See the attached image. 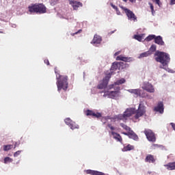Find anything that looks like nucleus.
Masks as SVG:
<instances>
[{
  "label": "nucleus",
  "instance_id": "f257e3e1",
  "mask_svg": "<svg viewBox=\"0 0 175 175\" xmlns=\"http://www.w3.org/2000/svg\"><path fill=\"white\" fill-rule=\"evenodd\" d=\"M123 114L126 120L129 118V117H131L132 116H133V114H135L133 117V119L139 120L140 117H143V116L146 114V107H142V104H139L137 110H136L135 108H129V109H127L124 112Z\"/></svg>",
  "mask_w": 175,
  "mask_h": 175
},
{
  "label": "nucleus",
  "instance_id": "f03ea898",
  "mask_svg": "<svg viewBox=\"0 0 175 175\" xmlns=\"http://www.w3.org/2000/svg\"><path fill=\"white\" fill-rule=\"evenodd\" d=\"M55 73L56 74V85L57 87V91L59 92H61V90L64 91H66L68 90V87L69 83H68V76L66 75H61L58 74L57 70L55 68Z\"/></svg>",
  "mask_w": 175,
  "mask_h": 175
},
{
  "label": "nucleus",
  "instance_id": "7ed1b4c3",
  "mask_svg": "<svg viewBox=\"0 0 175 175\" xmlns=\"http://www.w3.org/2000/svg\"><path fill=\"white\" fill-rule=\"evenodd\" d=\"M154 56L156 57L155 61L160 62L163 67L169 65V62H170V55H169V54L157 51L154 53Z\"/></svg>",
  "mask_w": 175,
  "mask_h": 175
},
{
  "label": "nucleus",
  "instance_id": "20e7f679",
  "mask_svg": "<svg viewBox=\"0 0 175 175\" xmlns=\"http://www.w3.org/2000/svg\"><path fill=\"white\" fill-rule=\"evenodd\" d=\"M30 13H37V14H44L47 12V8L43 3H36L29 6Z\"/></svg>",
  "mask_w": 175,
  "mask_h": 175
},
{
  "label": "nucleus",
  "instance_id": "39448f33",
  "mask_svg": "<svg viewBox=\"0 0 175 175\" xmlns=\"http://www.w3.org/2000/svg\"><path fill=\"white\" fill-rule=\"evenodd\" d=\"M121 9L124 10V13L126 14V16L128 17V20H130V21H137V17L136 15H135V13L131 11V10L125 8V7H121Z\"/></svg>",
  "mask_w": 175,
  "mask_h": 175
},
{
  "label": "nucleus",
  "instance_id": "423d86ee",
  "mask_svg": "<svg viewBox=\"0 0 175 175\" xmlns=\"http://www.w3.org/2000/svg\"><path fill=\"white\" fill-rule=\"evenodd\" d=\"M111 78V74H108L102 81L98 85L97 88L98 90H104V88H106L107 87V84H109V81L110 79Z\"/></svg>",
  "mask_w": 175,
  "mask_h": 175
},
{
  "label": "nucleus",
  "instance_id": "0eeeda50",
  "mask_svg": "<svg viewBox=\"0 0 175 175\" xmlns=\"http://www.w3.org/2000/svg\"><path fill=\"white\" fill-rule=\"evenodd\" d=\"M144 133L146 135L147 139L149 142H152V143H154V142H157V137H155V133L152 132L150 129H145L144 131Z\"/></svg>",
  "mask_w": 175,
  "mask_h": 175
},
{
  "label": "nucleus",
  "instance_id": "6e6552de",
  "mask_svg": "<svg viewBox=\"0 0 175 175\" xmlns=\"http://www.w3.org/2000/svg\"><path fill=\"white\" fill-rule=\"evenodd\" d=\"M107 120H126L125 119V116L123 114H118L116 115L115 116H113V118H110V117H107V118H101V121L103 124H106V122H107Z\"/></svg>",
  "mask_w": 175,
  "mask_h": 175
},
{
  "label": "nucleus",
  "instance_id": "1a4fd4ad",
  "mask_svg": "<svg viewBox=\"0 0 175 175\" xmlns=\"http://www.w3.org/2000/svg\"><path fill=\"white\" fill-rule=\"evenodd\" d=\"M142 90H144L150 94H154V92H155V88H154V85H152V84L149 82H144L143 83Z\"/></svg>",
  "mask_w": 175,
  "mask_h": 175
},
{
  "label": "nucleus",
  "instance_id": "9d476101",
  "mask_svg": "<svg viewBox=\"0 0 175 175\" xmlns=\"http://www.w3.org/2000/svg\"><path fill=\"white\" fill-rule=\"evenodd\" d=\"M64 122L70 128V129H79V128H80V126L76 124V122L71 120L69 118H66L64 120Z\"/></svg>",
  "mask_w": 175,
  "mask_h": 175
},
{
  "label": "nucleus",
  "instance_id": "9b49d317",
  "mask_svg": "<svg viewBox=\"0 0 175 175\" xmlns=\"http://www.w3.org/2000/svg\"><path fill=\"white\" fill-rule=\"evenodd\" d=\"M113 89L116 90V91L105 92L104 96H111V98H116V96L118 95V92H120V86L115 87Z\"/></svg>",
  "mask_w": 175,
  "mask_h": 175
},
{
  "label": "nucleus",
  "instance_id": "f8f14e48",
  "mask_svg": "<svg viewBox=\"0 0 175 175\" xmlns=\"http://www.w3.org/2000/svg\"><path fill=\"white\" fill-rule=\"evenodd\" d=\"M85 115L94 118H100V117H102V113L99 112L95 113L94 111L90 109L86 110Z\"/></svg>",
  "mask_w": 175,
  "mask_h": 175
},
{
  "label": "nucleus",
  "instance_id": "ddd939ff",
  "mask_svg": "<svg viewBox=\"0 0 175 175\" xmlns=\"http://www.w3.org/2000/svg\"><path fill=\"white\" fill-rule=\"evenodd\" d=\"M69 3L72 6L74 10H77L79 8H81L83 6V3L80 1L69 0Z\"/></svg>",
  "mask_w": 175,
  "mask_h": 175
},
{
  "label": "nucleus",
  "instance_id": "4468645a",
  "mask_svg": "<svg viewBox=\"0 0 175 175\" xmlns=\"http://www.w3.org/2000/svg\"><path fill=\"white\" fill-rule=\"evenodd\" d=\"M100 43H102V37L98 34H95L91 44L96 46L98 44H100Z\"/></svg>",
  "mask_w": 175,
  "mask_h": 175
},
{
  "label": "nucleus",
  "instance_id": "2eb2a0df",
  "mask_svg": "<svg viewBox=\"0 0 175 175\" xmlns=\"http://www.w3.org/2000/svg\"><path fill=\"white\" fill-rule=\"evenodd\" d=\"M122 134L125 135V136H128L129 139H133V140H139V137L132 130L127 133L123 132Z\"/></svg>",
  "mask_w": 175,
  "mask_h": 175
},
{
  "label": "nucleus",
  "instance_id": "dca6fc26",
  "mask_svg": "<svg viewBox=\"0 0 175 175\" xmlns=\"http://www.w3.org/2000/svg\"><path fill=\"white\" fill-rule=\"evenodd\" d=\"M154 111H157V112L160 113L161 114H163V110H164L163 103L159 102L157 104V106L154 108Z\"/></svg>",
  "mask_w": 175,
  "mask_h": 175
},
{
  "label": "nucleus",
  "instance_id": "f3484780",
  "mask_svg": "<svg viewBox=\"0 0 175 175\" xmlns=\"http://www.w3.org/2000/svg\"><path fill=\"white\" fill-rule=\"evenodd\" d=\"M125 83V79H121L116 82L114 83V84L109 85V90H113V88H116V85H120V84H124Z\"/></svg>",
  "mask_w": 175,
  "mask_h": 175
},
{
  "label": "nucleus",
  "instance_id": "a211bd4d",
  "mask_svg": "<svg viewBox=\"0 0 175 175\" xmlns=\"http://www.w3.org/2000/svg\"><path fill=\"white\" fill-rule=\"evenodd\" d=\"M154 43H156V44H159V46H163L165 44V42H163V40L161 36H155Z\"/></svg>",
  "mask_w": 175,
  "mask_h": 175
},
{
  "label": "nucleus",
  "instance_id": "6ab92c4d",
  "mask_svg": "<svg viewBox=\"0 0 175 175\" xmlns=\"http://www.w3.org/2000/svg\"><path fill=\"white\" fill-rule=\"evenodd\" d=\"M113 139H115V140L119 142L120 143H122V137H121V135L120 134H118V133H116L114 131H111V132Z\"/></svg>",
  "mask_w": 175,
  "mask_h": 175
},
{
  "label": "nucleus",
  "instance_id": "aec40b11",
  "mask_svg": "<svg viewBox=\"0 0 175 175\" xmlns=\"http://www.w3.org/2000/svg\"><path fill=\"white\" fill-rule=\"evenodd\" d=\"M145 162H148V163H155V157L154 155L148 154L145 159Z\"/></svg>",
  "mask_w": 175,
  "mask_h": 175
},
{
  "label": "nucleus",
  "instance_id": "412c9836",
  "mask_svg": "<svg viewBox=\"0 0 175 175\" xmlns=\"http://www.w3.org/2000/svg\"><path fill=\"white\" fill-rule=\"evenodd\" d=\"M87 174H91V175H106L103 172H100L99 171H95L92 170H88L86 171Z\"/></svg>",
  "mask_w": 175,
  "mask_h": 175
},
{
  "label": "nucleus",
  "instance_id": "4be33fe9",
  "mask_svg": "<svg viewBox=\"0 0 175 175\" xmlns=\"http://www.w3.org/2000/svg\"><path fill=\"white\" fill-rule=\"evenodd\" d=\"M164 166L167 170H175V162L168 163L164 165Z\"/></svg>",
  "mask_w": 175,
  "mask_h": 175
},
{
  "label": "nucleus",
  "instance_id": "5701e85b",
  "mask_svg": "<svg viewBox=\"0 0 175 175\" xmlns=\"http://www.w3.org/2000/svg\"><path fill=\"white\" fill-rule=\"evenodd\" d=\"M128 92L135 95L136 98L140 95V89H130Z\"/></svg>",
  "mask_w": 175,
  "mask_h": 175
},
{
  "label": "nucleus",
  "instance_id": "b1692460",
  "mask_svg": "<svg viewBox=\"0 0 175 175\" xmlns=\"http://www.w3.org/2000/svg\"><path fill=\"white\" fill-rule=\"evenodd\" d=\"M131 150H135V146L131 144H128L127 146H124V148L122 149V151H123V152H125L126 151H131Z\"/></svg>",
  "mask_w": 175,
  "mask_h": 175
},
{
  "label": "nucleus",
  "instance_id": "393cba45",
  "mask_svg": "<svg viewBox=\"0 0 175 175\" xmlns=\"http://www.w3.org/2000/svg\"><path fill=\"white\" fill-rule=\"evenodd\" d=\"M130 58L128 57H124L123 55H120L116 57V61H123L124 62H128Z\"/></svg>",
  "mask_w": 175,
  "mask_h": 175
},
{
  "label": "nucleus",
  "instance_id": "a878e982",
  "mask_svg": "<svg viewBox=\"0 0 175 175\" xmlns=\"http://www.w3.org/2000/svg\"><path fill=\"white\" fill-rule=\"evenodd\" d=\"M139 98H149V99L151 98L147 92H144L142 90H140Z\"/></svg>",
  "mask_w": 175,
  "mask_h": 175
},
{
  "label": "nucleus",
  "instance_id": "bb28decb",
  "mask_svg": "<svg viewBox=\"0 0 175 175\" xmlns=\"http://www.w3.org/2000/svg\"><path fill=\"white\" fill-rule=\"evenodd\" d=\"M151 54H152V53L150 52V51H148L146 52L141 53L139 55V58H144V57H148V55H151Z\"/></svg>",
  "mask_w": 175,
  "mask_h": 175
},
{
  "label": "nucleus",
  "instance_id": "cd10ccee",
  "mask_svg": "<svg viewBox=\"0 0 175 175\" xmlns=\"http://www.w3.org/2000/svg\"><path fill=\"white\" fill-rule=\"evenodd\" d=\"M120 126L124 129V131H126L127 132H131L132 131V129L131 127L128 126L124 123H120Z\"/></svg>",
  "mask_w": 175,
  "mask_h": 175
},
{
  "label": "nucleus",
  "instance_id": "c85d7f7f",
  "mask_svg": "<svg viewBox=\"0 0 175 175\" xmlns=\"http://www.w3.org/2000/svg\"><path fill=\"white\" fill-rule=\"evenodd\" d=\"M155 35H149L145 38V40L146 42H151V40H154L155 39Z\"/></svg>",
  "mask_w": 175,
  "mask_h": 175
},
{
  "label": "nucleus",
  "instance_id": "c756f323",
  "mask_svg": "<svg viewBox=\"0 0 175 175\" xmlns=\"http://www.w3.org/2000/svg\"><path fill=\"white\" fill-rule=\"evenodd\" d=\"M117 69H118V62H113L111 67V70H117Z\"/></svg>",
  "mask_w": 175,
  "mask_h": 175
},
{
  "label": "nucleus",
  "instance_id": "7c9ffc66",
  "mask_svg": "<svg viewBox=\"0 0 175 175\" xmlns=\"http://www.w3.org/2000/svg\"><path fill=\"white\" fill-rule=\"evenodd\" d=\"M13 148V145H4L3 150L4 151H9V150H12Z\"/></svg>",
  "mask_w": 175,
  "mask_h": 175
},
{
  "label": "nucleus",
  "instance_id": "2f4dec72",
  "mask_svg": "<svg viewBox=\"0 0 175 175\" xmlns=\"http://www.w3.org/2000/svg\"><path fill=\"white\" fill-rule=\"evenodd\" d=\"M149 51L150 53H154V52L157 51V45H155V44L151 45Z\"/></svg>",
  "mask_w": 175,
  "mask_h": 175
},
{
  "label": "nucleus",
  "instance_id": "473e14b6",
  "mask_svg": "<svg viewBox=\"0 0 175 175\" xmlns=\"http://www.w3.org/2000/svg\"><path fill=\"white\" fill-rule=\"evenodd\" d=\"M134 38L136 40H138V42H142V40H143V36H142L135 35Z\"/></svg>",
  "mask_w": 175,
  "mask_h": 175
},
{
  "label": "nucleus",
  "instance_id": "72a5a7b5",
  "mask_svg": "<svg viewBox=\"0 0 175 175\" xmlns=\"http://www.w3.org/2000/svg\"><path fill=\"white\" fill-rule=\"evenodd\" d=\"M10 162H13V159L10 158V157H5L4 159V163H8Z\"/></svg>",
  "mask_w": 175,
  "mask_h": 175
},
{
  "label": "nucleus",
  "instance_id": "f704fd0d",
  "mask_svg": "<svg viewBox=\"0 0 175 175\" xmlns=\"http://www.w3.org/2000/svg\"><path fill=\"white\" fill-rule=\"evenodd\" d=\"M152 2H154L156 5H158V6H159V8H161V6H162L161 0H152Z\"/></svg>",
  "mask_w": 175,
  "mask_h": 175
},
{
  "label": "nucleus",
  "instance_id": "c9c22d12",
  "mask_svg": "<svg viewBox=\"0 0 175 175\" xmlns=\"http://www.w3.org/2000/svg\"><path fill=\"white\" fill-rule=\"evenodd\" d=\"M149 6H150L152 14V16H154V13H155V11L154 10V5H152V3H149Z\"/></svg>",
  "mask_w": 175,
  "mask_h": 175
},
{
  "label": "nucleus",
  "instance_id": "e433bc0d",
  "mask_svg": "<svg viewBox=\"0 0 175 175\" xmlns=\"http://www.w3.org/2000/svg\"><path fill=\"white\" fill-rule=\"evenodd\" d=\"M107 126H108V128H109V129H111V131H116V128L114 126H113L111 125V124H108Z\"/></svg>",
  "mask_w": 175,
  "mask_h": 175
},
{
  "label": "nucleus",
  "instance_id": "4c0bfd02",
  "mask_svg": "<svg viewBox=\"0 0 175 175\" xmlns=\"http://www.w3.org/2000/svg\"><path fill=\"white\" fill-rule=\"evenodd\" d=\"M21 154V150H18L14 154V157H16Z\"/></svg>",
  "mask_w": 175,
  "mask_h": 175
},
{
  "label": "nucleus",
  "instance_id": "58836bf2",
  "mask_svg": "<svg viewBox=\"0 0 175 175\" xmlns=\"http://www.w3.org/2000/svg\"><path fill=\"white\" fill-rule=\"evenodd\" d=\"M81 32H83L82 29H79L78 31L71 33L72 36H75V35H77V33H81Z\"/></svg>",
  "mask_w": 175,
  "mask_h": 175
},
{
  "label": "nucleus",
  "instance_id": "ea45409f",
  "mask_svg": "<svg viewBox=\"0 0 175 175\" xmlns=\"http://www.w3.org/2000/svg\"><path fill=\"white\" fill-rule=\"evenodd\" d=\"M170 5H175V0H170Z\"/></svg>",
  "mask_w": 175,
  "mask_h": 175
},
{
  "label": "nucleus",
  "instance_id": "a19ab883",
  "mask_svg": "<svg viewBox=\"0 0 175 175\" xmlns=\"http://www.w3.org/2000/svg\"><path fill=\"white\" fill-rule=\"evenodd\" d=\"M44 64L46 65H50V62H49V59H46L44 60Z\"/></svg>",
  "mask_w": 175,
  "mask_h": 175
},
{
  "label": "nucleus",
  "instance_id": "79ce46f5",
  "mask_svg": "<svg viewBox=\"0 0 175 175\" xmlns=\"http://www.w3.org/2000/svg\"><path fill=\"white\" fill-rule=\"evenodd\" d=\"M170 125H171L172 129H174V131H175V124L174 122H171Z\"/></svg>",
  "mask_w": 175,
  "mask_h": 175
},
{
  "label": "nucleus",
  "instance_id": "37998d69",
  "mask_svg": "<svg viewBox=\"0 0 175 175\" xmlns=\"http://www.w3.org/2000/svg\"><path fill=\"white\" fill-rule=\"evenodd\" d=\"M124 2H126L127 0H123ZM131 3H135L136 2V0H129Z\"/></svg>",
  "mask_w": 175,
  "mask_h": 175
},
{
  "label": "nucleus",
  "instance_id": "c03bdc74",
  "mask_svg": "<svg viewBox=\"0 0 175 175\" xmlns=\"http://www.w3.org/2000/svg\"><path fill=\"white\" fill-rule=\"evenodd\" d=\"M112 8H113L115 9V10H116V12H118V8L114 5H112Z\"/></svg>",
  "mask_w": 175,
  "mask_h": 175
},
{
  "label": "nucleus",
  "instance_id": "a18cd8bd",
  "mask_svg": "<svg viewBox=\"0 0 175 175\" xmlns=\"http://www.w3.org/2000/svg\"><path fill=\"white\" fill-rule=\"evenodd\" d=\"M18 146H20V143L16 142L14 144V148H16V147H18Z\"/></svg>",
  "mask_w": 175,
  "mask_h": 175
},
{
  "label": "nucleus",
  "instance_id": "49530a36",
  "mask_svg": "<svg viewBox=\"0 0 175 175\" xmlns=\"http://www.w3.org/2000/svg\"><path fill=\"white\" fill-rule=\"evenodd\" d=\"M114 32H116V30H113V31H112L111 32H109L108 35H113V33H114Z\"/></svg>",
  "mask_w": 175,
  "mask_h": 175
},
{
  "label": "nucleus",
  "instance_id": "de8ad7c7",
  "mask_svg": "<svg viewBox=\"0 0 175 175\" xmlns=\"http://www.w3.org/2000/svg\"><path fill=\"white\" fill-rule=\"evenodd\" d=\"M120 53H121V51L116 52L115 54H114V55H115V56H117V55H118Z\"/></svg>",
  "mask_w": 175,
  "mask_h": 175
},
{
  "label": "nucleus",
  "instance_id": "09e8293b",
  "mask_svg": "<svg viewBox=\"0 0 175 175\" xmlns=\"http://www.w3.org/2000/svg\"><path fill=\"white\" fill-rule=\"evenodd\" d=\"M117 13H118V14H121V12H120V10H118Z\"/></svg>",
  "mask_w": 175,
  "mask_h": 175
},
{
  "label": "nucleus",
  "instance_id": "8fccbe9b",
  "mask_svg": "<svg viewBox=\"0 0 175 175\" xmlns=\"http://www.w3.org/2000/svg\"><path fill=\"white\" fill-rule=\"evenodd\" d=\"M0 33H3V31H0Z\"/></svg>",
  "mask_w": 175,
  "mask_h": 175
},
{
  "label": "nucleus",
  "instance_id": "3c124183",
  "mask_svg": "<svg viewBox=\"0 0 175 175\" xmlns=\"http://www.w3.org/2000/svg\"><path fill=\"white\" fill-rule=\"evenodd\" d=\"M160 68H161L162 69H163V67H162V66H160Z\"/></svg>",
  "mask_w": 175,
  "mask_h": 175
}]
</instances>
